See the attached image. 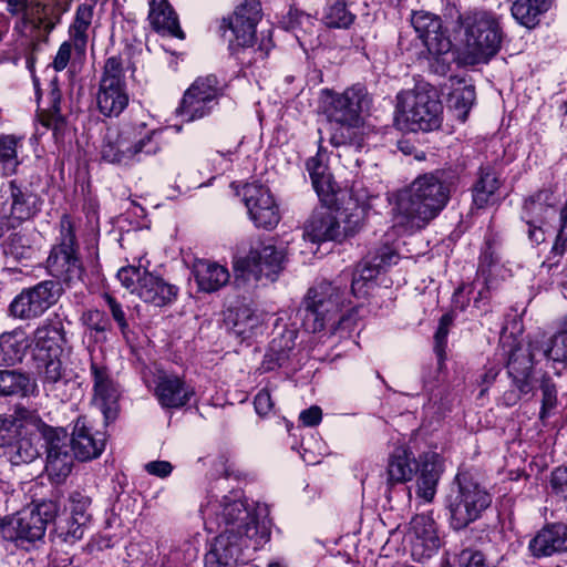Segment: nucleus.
I'll use <instances>...</instances> for the list:
<instances>
[{
	"label": "nucleus",
	"mask_w": 567,
	"mask_h": 567,
	"mask_svg": "<svg viewBox=\"0 0 567 567\" xmlns=\"http://www.w3.org/2000/svg\"><path fill=\"white\" fill-rule=\"evenodd\" d=\"M215 514L221 530L205 555V567H233L245 549L257 550L269 540L266 522L245 501L225 496Z\"/></svg>",
	"instance_id": "1"
},
{
	"label": "nucleus",
	"mask_w": 567,
	"mask_h": 567,
	"mask_svg": "<svg viewBox=\"0 0 567 567\" xmlns=\"http://www.w3.org/2000/svg\"><path fill=\"white\" fill-rule=\"evenodd\" d=\"M451 185L443 171L417 176L395 195L393 226L410 234L425 228L446 207Z\"/></svg>",
	"instance_id": "2"
},
{
	"label": "nucleus",
	"mask_w": 567,
	"mask_h": 567,
	"mask_svg": "<svg viewBox=\"0 0 567 567\" xmlns=\"http://www.w3.org/2000/svg\"><path fill=\"white\" fill-rule=\"evenodd\" d=\"M443 472L439 454L429 452L415 458L406 445H398L389 454L386 463V484L392 487L396 484L410 482L416 473V494L431 502L436 493V485Z\"/></svg>",
	"instance_id": "3"
},
{
	"label": "nucleus",
	"mask_w": 567,
	"mask_h": 567,
	"mask_svg": "<svg viewBox=\"0 0 567 567\" xmlns=\"http://www.w3.org/2000/svg\"><path fill=\"white\" fill-rule=\"evenodd\" d=\"M344 305L343 291L328 281L309 288L299 308L302 327L311 333L329 329L332 333L349 330L350 315H340Z\"/></svg>",
	"instance_id": "4"
},
{
	"label": "nucleus",
	"mask_w": 567,
	"mask_h": 567,
	"mask_svg": "<svg viewBox=\"0 0 567 567\" xmlns=\"http://www.w3.org/2000/svg\"><path fill=\"white\" fill-rule=\"evenodd\" d=\"M464 31L465 64L487 63L501 50L504 32L497 17L488 11H470L458 16Z\"/></svg>",
	"instance_id": "5"
},
{
	"label": "nucleus",
	"mask_w": 567,
	"mask_h": 567,
	"mask_svg": "<svg viewBox=\"0 0 567 567\" xmlns=\"http://www.w3.org/2000/svg\"><path fill=\"white\" fill-rule=\"evenodd\" d=\"M59 511L58 501H42L2 519L0 534L17 547L29 549L43 539L48 525L54 522Z\"/></svg>",
	"instance_id": "6"
},
{
	"label": "nucleus",
	"mask_w": 567,
	"mask_h": 567,
	"mask_svg": "<svg viewBox=\"0 0 567 567\" xmlns=\"http://www.w3.org/2000/svg\"><path fill=\"white\" fill-rule=\"evenodd\" d=\"M158 135L159 132L156 130H146L144 122L124 123L115 137L107 136L102 147V157L113 164L127 165L132 162H141L144 157L161 152Z\"/></svg>",
	"instance_id": "7"
},
{
	"label": "nucleus",
	"mask_w": 567,
	"mask_h": 567,
	"mask_svg": "<svg viewBox=\"0 0 567 567\" xmlns=\"http://www.w3.org/2000/svg\"><path fill=\"white\" fill-rule=\"evenodd\" d=\"M396 122L409 131L429 132L441 126L443 105L427 84L416 85L396 96Z\"/></svg>",
	"instance_id": "8"
},
{
	"label": "nucleus",
	"mask_w": 567,
	"mask_h": 567,
	"mask_svg": "<svg viewBox=\"0 0 567 567\" xmlns=\"http://www.w3.org/2000/svg\"><path fill=\"white\" fill-rule=\"evenodd\" d=\"M79 250L73 223L63 216L60 220V238L47 259L50 275L68 285L81 281L85 270Z\"/></svg>",
	"instance_id": "9"
},
{
	"label": "nucleus",
	"mask_w": 567,
	"mask_h": 567,
	"mask_svg": "<svg viewBox=\"0 0 567 567\" xmlns=\"http://www.w3.org/2000/svg\"><path fill=\"white\" fill-rule=\"evenodd\" d=\"M360 228V216L347 214L333 205L316 208L305 225L303 237L311 243L342 241Z\"/></svg>",
	"instance_id": "10"
},
{
	"label": "nucleus",
	"mask_w": 567,
	"mask_h": 567,
	"mask_svg": "<svg viewBox=\"0 0 567 567\" xmlns=\"http://www.w3.org/2000/svg\"><path fill=\"white\" fill-rule=\"evenodd\" d=\"M261 19V4L259 0H245L228 18H223L219 24L220 35L228 42L231 54L241 62L247 49L254 45L256 25Z\"/></svg>",
	"instance_id": "11"
},
{
	"label": "nucleus",
	"mask_w": 567,
	"mask_h": 567,
	"mask_svg": "<svg viewBox=\"0 0 567 567\" xmlns=\"http://www.w3.org/2000/svg\"><path fill=\"white\" fill-rule=\"evenodd\" d=\"M457 491L449 496L450 522L454 529H463L478 519L491 505V495L466 476H457Z\"/></svg>",
	"instance_id": "12"
},
{
	"label": "nucleus",
	"mask_w": 567,
	"mask_h": 567,
	"mask_svg": "<svg viewBox=\"0 0 567 567\" xmlns=\"http://www.w3.org/2000/svg\"><path fill=\"white\" fill-rule=\"evenodd\" d=\"M117 279L131 293L137 295L144 302L164 307L174 302L178 288L162 277L135 266L122 267Z\"/></svg>",
	"instance_id": "13"
},
{
	"label": "nucleus",
	"mask_w": 567,
	"mask_h": 567,
	"mask_svg": "<svg viewBox=\"0 0 567 567\" xmlns=\"http://www.w3.org/2000/svg\"><path fill=\"white\" fill-rule=\"evenodd\" d=\"M286 254L271 244H260L251 248L246 257L234 262V275L237 282H257L262 278L275 281L284 269Z\"/></svg>",
	"instance_id": "14"
},
{
	"label": "nucleus",
	"mask_w": 567,
	"mask_h": 567,
	"mask_svg": "<svg viewBox=\"0 0 567 567\" xmlns=\"http://www.w3.org/2000/svg\"><path fill=\"white\" fill-rule=\"evenodd\" d=\"M128 93L121 56L106 59L100 79L96 103L105 116H118L128 105Z\"/></svg>",
	"instance_id": "15"
},
{
	"label": "nucleus",
	"mask_w": 567,
	"mask_h": 567,
	"mask_svg": "<svg viewBox=\"0 0 567 567\" xmlns=\"http://www.w3.org/2000/svg\"><path fill=\"white\" fill-rule=\"evenodd\" d=\"M224 95V86L215 74L198 76L185 91L177 112L192 122L209 115Z\"/></svg>",
	"instance_id": "16"
},
{
	"label": "nucleus",
	"mask_w": 567,
	"mask_h": 567,
	"mask_svg": "<svg viewBox=\"0 0 567 567\" xmlns=\"http://www.w3.org/2000/svg\"><path fill=\"white\" fill-rule=\"evenodd\" d=\"M39 431L45 445V473L50 481L60 484L72 472L75 458L68 433L62 427H52L44 423L40 424Z\"/></svg>",
	"instance_id": "17"
},
{
	"label": "nucleus",
	"mask_w": 567,
	"mask_h": 567,
	"mask_svg": "<svg viewBox=\"0 0 567 567\" xmlns=\"http://www.w3.org/2000/svg\"><path fill=\"white\" fill-rule=\"evenodd\" d=\"M60 285L53 280H44L23 289L11 302L10 312L19 319L41 317L60 297Z\"/></svg>",
	"instance_id": "18"
},
{
	"label": "nucleus",
	"mask_w": 567,
	"mask_h": 567,
	"mask_svg": "<svg viewBox=\"0 0 567 567\" xmlns=\"http://www.w3.org/2000/svg\"><path fill=\"white\" fill-rule=\"evenodd\" d=\"M90 374L93 384V403L103 413L106 422L118 412L121 389L110 368L91 353Z\"/></svg>",
	"instance_id": "19"
},
{
	"label": "nucleus",
	"mask_w": 567,
	"mask_h": 567,
	"mask_svg": "<svg viewBox=\"0 0 567 567\" xmlns=\"http://www.w3.org/2000/svg\"><path fill=\"white\" fill-rule=\"evenodd\" d=\"M539 338L530 339L527 346L515 344L509 350L507 360V374L512 384L522 394H533L537 379L534 371V357L539 351Z\"/></svg>",
	"instance_id": "20"
},
{
	"label": "nucleus",
	"mask_w": 567,
	"mask_h": 567,
	"mask_svg": "<svg viewBox=\"0 0 567 567\" xmlns=\"http://www.w3.org/2000/svg\"><path fill=\"white\" fill-rule=\"evenodd\" d=\"M243 200L257 227L272 229L280 220L278 207L269 189L251 183L243 187Z\"/></svg>",
	"instance_id": "21"
},
{
	"label": "nucleus",
	"mask_w": 567,
	"mask_h": 567,
	"mask_svg": "<svg viewBox=\"0 0 567 567\" xmlns=\"http://www.w3.org/2000/svg\"><path fill=\"white\" fill-rule=\"evenodd\" d=\"M411 23L430 54L442 55L450 52L452 41L439 16L424 10L414 11Z\"/></svg>",
	"instance_id": "22"
},
{
	"label": "nucleus",
	"mask_w": 567,
	"mask_h": 567,
	"mask_svg": "<svg viewBox=\"0 0 567 567\" xmlns=\"http://www.w3.org/2000/svg\"><path fill=\"white\" fill-rule=\"evenodd\" d=\"M68 343L62 319L55 315L45 319L33 332L32 351L34 359L61 357Z\"/></svg>",
	"instance_id": "23"
},
{
	"label": "nucleus",
	"mask_w": 567,
	"mask_h": 567,
	"mask_svg": "<svg viewBox=\"0 0 567 567\" xmlns=\"http://www.w3.org/2000/svg\"><path fill=\"white\" fill-rule=\"evenodd\" d=\"M106 437L103 432L93 431L84 416L75 421L69 444L75 458L85 462L99 457L105 447Z\"/></svg>",
	"instance_id": "24"
},
{
	"label": "nucleus",
	"mask_w": 567,
	"mask_h": 567,
	"mask_svg": "<svg viewBox=\"0 0 567 567\" xmlns=\"http://www.w3.org/2000/svg\"><path fill=\"white\" fill-rule=\"evenodd\" d=\"M411 551L415 559L431 557L440 547L436 524L427 514H417L410 522Z\"/></svg>",
	"instance_id": "25"
},
{
	"label": "nucleus",
	"mask_w": 567,
	"mask_h": 567,
	"mask_svg": "<svg viewBox=\"0 0 567 567\" xmlns=\"http://www.w3.org/2000/svg\"><path fill=\"white\" fill-rule=\"evenodd\" d=\"M370 99L364 86L357 84L336 95L329 109V121H353L369 109Z\"/></svg>",
	"instance_id": "26"
},
{
	"label": "nucleus",
	"mask_w": 567,
	"mask_h": 567,
	"mask_svg": "<svg viewBox=\"0 0 567 567\" xmlns=\"http://www.w3.org/2000/svg\"><path fill=\"white\" fill-rule=\"evenodd\" d=\"M195 395L194 388L176 374L158 375L155 396L165 409H181Z\"/></svg>",
	"instance_id": "27"
},
{
	"label": "nucleus",
	"mask_w": 567,
	"mask_h": 567,
	"mask_svg": "<svg viewBox=\"0 0 567 567\" xmlns=\"http://www.w3.org/2000/svg\"><path fill=\"white\" fill-rule=\"evenodd\" d=\"M40 247L41 234L34 228L12 231L1 243L4 257L17 262L32 260Z\"/></svg>",
	"instance_id": "28"
},
{
	"label": "nucleus",
	"mask_w": 567,
	"mask_h": 567,
	"mask_svg": "<svg viewBox=\"0 0 567 567\" xmlns=\"http://www.w3.org/2000/svg\"><path fill=\"white\" fill-rule=\"evenodd\" d=\"M528 549L536 558L567 553V525L564 523L545 525L530 539Z\"/></svg>",
	"instance_id": "29"
},
{
	"label": "nucleus",
	"mask_w": 567,
	"mask_h": 567,
	"mask_svg": "<svg viewBox=\"0 0 567 567\" xmlns=\"http://www.w3.org/2000/svg\"><path fill=\"white\" fill-rule=\"evenodd\" d=\"M296 338V329L285 328L275 332L261 364L264 371H272L287 362L295 349Z\"/></svg>",
	"instance_id": "30"
},
{
	"label": "nucleus",
	"mask_w": 567,
	"mask_h": 567,
	"mask_svg": "<svg viewBox=\"0 0 567 567\" xmlns=\"http://www.w3.org/2000/svg\"><path fill=\"white\" fill-rule=\"evenodd\" d=\"M148 20L152 28L164 35L184 39L178 18L167 0H152Z\"/></svg>",
	"instance_id": "31"
},
{
	"label": "nucleus",
	"mask_w": 567,
	"mask_h": 567,
	"mask_svg": "<svg viewBox=\"0 0 567 567\" xmlns=\"http://www.w3.org/2000/svg\"><path fill=\"white\" fill-rule=\"evenodd\" d=\"M68 10L69 4L60 7V0H38L29 4L24 14L29 16L37 28L50 33Z\"/></svg>",
	"instance_id": "32"
},
{
	"label": "nucleus",
	"mask_w": 567,
	"mask_h": 567,
	"mask_svg": "<svg viewBox=\"0 0 567 567\" xmlns=\"http://www.w3.org/2000/svg\"><path fill=\"white\" fill-rule=\"evenodd\" d=\"M306 166L307 171L309 172L312 186L322 205H334V184L332 183L331 175L328 172V166L321 158L320 151L316 156L310 157L307 161Z\"/></svg>",
	"instance_id": "33"
},
{
	"label": "nucleus",
	"mask_w": 567,
	"mask_h": 567,
	"mask_svg": "<svg viewBox=\"0 0 567 567\" xmlns=\"http://www.w3.org/2000/svg\"><path fill=\"white\" fill-rule=\"evenodd\" d=\"M499 187L501 181L495 168L492 166L481 167L478 178L473 186V204L477 208L495 204Z\"/></svg>",
	"instance_id": "34"
},
{
	"label": "nucleus",
	"mask_w": 567,
	"mask_h": 567,
	"mask_svg": "<svg viewBox=\"0 0 567 567\" xmlns=\"http://www.w3.org/2000/svg\"><path fill=\"white\" fill-rule=\"evenodd\" d=\"M35 360L42 363L41 380L44 389L54 396L65 400V394L60 393V390L70 384V379L60 357Z\"/></svg>",
	"instance_id": "35"
},
{
	"label": "nucleus",
	"mask_w": 567,
	"mask_h": 567,
	"mask_svg": "<svg viewBox=\"0 0 567 567\" xmlns=\"http://www.w3.org/2000/svg\"><path fill=\"white\" fill-rule=\"evenodd\" d=\"M330 123V142L333 146H354L360 150L364 145V133L361 127L362 118L353 121H329Z\"/></svg>",
	"instance_id": "36"
},
{
	"label": "nucleus",
	"mask_w": 567,
	"mask_h": 567,
	"mask_svg": "<svg viewBox=\"0 0 567 567\" xmlns=\"http://www.w3.org/2000/svg\"><path fill=\"white\" fill-rule=\"evenodd\" d=\"M194 275L198 288L205 292L216 291L229 280V272L224 266L208 260L198 261Z\"/></svg>",
	"instance_id": "37"
},
{
	"label": "nucleus",
	"mask_w": 567,
	"mask_h": 567,
	"mask_svg": "<svg viewBox=\"0 0 567 567\" xmlns=\"http://www.w3.org/2000/svg\"><path fill=\"white\" fill-rule=\"evenodd\" d=\"M34 381L21 370H0V395L28 396L33 393Z\"/></svg>",
	"instance_id": "38"
},
{
	"label": "nucleus",
	"mask_w": 567,
	"mask_h": 567,
	"mask_svg": "<svg viewBox=\"0 0 567 567\" xmlns=\"http://www.w3.org/2000/svg\"><path fill=\"white\" fill-rule=\"evenodd\" d=\"M4 449V455L13 465L25 464L34 461L39 456V450L33 443L31 436L23 433L20 429L16 437L10 440Z\"/></svg>",
	"instance_id": "39"
},
{
	"label": "nucleus",
	"mask_w": 567,
	"mask_h": 567,
	"mask_svg": "<svg viewBox=\"0 0 567 567\" xmlns=\"http://www.w3.org/2000/svg\"><path fill=\"white\" fill-rule=\"evenodd\" d=\"M93 6L82 3L78 7L75 18L70 27V37L78 54L83 55L87 44V31L92 23Z\"/></svg>",
	"instance_id": "40"
},
{
	"label": "nucleus",
	"mask_w": 567,
	"mask_h": 567,
	"mask_svg": "<svg viewBox=\"0 0 567 567\" xmlns=\"http://www.w3.org/2000/svg\"><path fill=\"white\" fill-rule=\"evenodd\" d=\"M553 0H516L512 6V16L524 27L534 28L539 17L551 6Z\"/></svg>",
	"instance_id": "41"
},
{
	"label": "nucleus",
	"mask_w": 567,
	"mask_h": 567,
	"mask_svg": "<svg viewBox=\"0 0 567 567\" xmlns=\"http://www.w3.org/2000/svg\"><path fill=\"white\" fill-rule=\"evenodd\" d=\"M11 207L10 217L18 221L29 219L38 210L35 194L22 190L14 182L10 183Z\"/></svg>",
	"instance_id": "42"
},
{
	"label": "nucleus",
	"mask_w": 567,
	"mask_h": 567,
	"mask_svg": "<svg viewBox=\"0 0 567 567\" xmlns=\"http://www.w3.org/2000/svg\"><path fill=\"white\" fill-rule=\"evenodd\" d=\"M553 193L544 189L532 196L524 204L523 218L526 223L533 221L545 224L549 215L553 213Z\"/></svg>",
	"instance_id": "43"
},
{
	"label": "nucleus",
	"mask_w": 567,
	"mask_h": 567,
	"mask_svg": "<svg viewBox=\"0 0 567 567\" xmlns=\"http://www.w3.org/2000/svg\"><path fill=\"white\" fill-rule=\"evenodd\" d=\"M259 318L247 306L229 309L226 323L233 332L241 338H247L254 328L258 326Z\"/></svg>",
	"instance_id": "44"
},
{
	"label": "nucleus",
	"mask_w": 567,
	"mask_h": 567,
	"mask_svg": "<svg viewBox=\"0 0 567 567\" xmlns=\"http://www.w3.org/2000/svg\"><path fill=\"white\" fill-rule=\"evenodd\" d=\"M567 250V203L560 210V225L558 234L553 244L546 260L543 261L542 268L547 272H551L560 266L561 258Z\"/></svg>",
	"instance_id": "45"
},
{
	"label": "nucleus",
	"mask_w": 567,
	"mask_h": 567,
	"mask_svg": "<svg viewBox=\"0 0 567 567\" xmlns=\"http://www.w3.org/2000/svg\"><path fill=\"white\" fill-rule=\"evenodd\" d=\"M539 351L554 362L567 365V328L555 333L548 341L539 339Z\"/></svg>",
	"instance_id": "46"
},
{
	"label": "nucleus",
	"mask_w": 567,
	"mask_h": 567,
	"mask_svg": "<svg viewBox=\"0 0 567 567\" xmlns=\"http://www.w3.org/2000/svg\"><path fill=\"white\" fill-rule=\"evenodd\" d=\"M475 101V90L472 85H464L462 87L454 89L449 94V106L454 110L457 114V118L465 122L471 107Z\"/></svg>",
	"instance_id": "47"
},
{
	"label": "nucleus",
	"mask_w": 567,
	"mask_h": 567,
	"mask_svg": "<svg viewBox=\"0 0 567 567\" xmlns=\"http://www.w3.org/2000/svg\"><path fill=\"white\" fill-rule=\"evenodd\" d=\"M21 140L16 135H0V163L7 174L14 173L19 165L17 148Z\"/></svg>",
	"instance_id": "48"
},
{
	"label": "nucleus",
	"mask_w": 567,
	"mask_h": 567,
	"mask_svg": "<svg viewBox=\"0 0 567 567\" xmlns=\"http://www.w3.org/2000/svg\"><path fill=\"white\" fill-rule=\"evenodd\" d=\"M355 19V16L349 10L346 0H336L329 8L324 20L330 28H349Z\"/></svg>",
	"instance_id": "49"
},
{
	"label": "nucleus",
	"mask_w": 567,
	"mask_h": 567,
	"mask_svg": "<svg viewBox=\"0 0 567 567\" xmlns=\"http://www.w3.org/2000/svg\"><path fill=\"white\" fill-rule=\"evenodd\" d=\"M381 270L379 267H375V264L372 262L368 257L360 262L352 277L351 290L354 296L363 293L362 288L372 279L377 277V275Z\"/></svg>",
	"instance_id": "50"
},
{
	"label": "nucleus",
	"mask_w": 567,
	"mask_h": 567,
	"mask_svg": "<svg viewBox=\"0 0 567 567\" xmlns=\"http://www.w3.org/2000/svg\"><path fill=\"white\" fill-rule=\"evenodd\" d=\"M24 349L21 343L12 338L2 337L0 341V362L6 365H13L22 361Z\"/></svg>",
	"instance_id": "51"
},
{
	"label": "nucleus",
	"mask_w": 567,
	"mask_h": 567,
	"mask_svg": "<svg viewBox=\"0 0 567 567\" xmlns=\"http://www.w3.org/2000/svg\"><path fill=\"white\" fill-rule=\"evenodd\" d=\"M104 300L109 307L110 313L113 318V320L116 322L123 338L126 341H130V324L126 318V313L123 309V306L111 295L105 293Z\"/></svg>",
	"instance_id": "52"
},
{
	"label": "nucleus",
	"mask_w": 567,
	"mask_h": 567,
	"mask_svg": "<svg viewBox=\"0 0 567 567\" xmlns=\"http://www.w3.org/2000/svg\"><path fill=\"white\" fill-rule=\"evenodd\" d=\"M368 258L374 262L375 267H379L380 270H385L390 266L398 264L400 256L393 247L382 245L374 251L370 252Z\"/></svg>",
	"instance_id": "53"
},
{
	"label": "nucleus",
	"mask_w": 567,
	"mask_h": 567,
	"mask_svg": "<svg viewBox=\"0 0 567 567\" xmlns=\"http://www.w3.org/2000/svg\"><path fill=\"white\" fill-rule=\"evenodd\" d=\"M81 321L89 330L96 333H103L111 327L110 320L105 313L97 309H90L83 312Z\"/></svg>",
	"instance_id": "54"
},
{
	"label": "nucleus",
	"mask_w": 567,
	"mask_h": 567,
	"mask_svg": "<svg viewBox=\"0 0 567 567\" xmlns=\"http://www.w3.org/2000/svg\"><path fill=\"white\" fill-rule=\"evenodd\" d=\"M70 503L71 516L76 520H81V523H89L91 518V514L89 513V507L91 505L90 497L80 492H74L70 496Z\"/></svg>",
	"instance_id": "55"
},
{
	"label": "nucleus",
	"mask_w": 567,
	"mask_h": 567,
	"mask_svg": "<svg viewBox=\"0 0 567 567\" xmlns=\"http://www.w3.org/2000/svg\"><path fill=\"white\" fill-rule=\"evenodd\" d=\"M458 563L462 567H497L496 565L487 561L482 551L471 548L463 549L458 554Z\"/></svg>",
	"instance_id": "56"
},
{
	"label": "nucleus",
	"mask_w": 567,
	"mask_h": 567,
	"mask_svg": "<svg viewBox=\"0 0 567 567\" xmlns=\"http://www.w3.org/2000/svg\"><path fill=\"white\" fill-rule=\"evenodd\" d=\"M86 524L87 523H81V520H76L71 516L66 523V527H60V537H62L65 543L74 544L83 537Z\"/></svg>",
	"instance_id": "57"
},
{
	"label": "nucleus",
	"mask_w": 567,
	"mask_h": 567,
	"mask_svg": "<svg viewBox=\"0 0 567 567\" xmlns=\"http://www.w3.org/2000/svg\"><path fill=\"white\" fill-rule=\"evenodd\" d=\"M20 426L12 417L0 416V447H4L7 443L11 442L12 437H16Z\"/></svg>",
	"instance_id": "58"
},
{
	"label": "nucleus",
	"mask_w": 567,
	"mask_h": 567,
	"mask_svg": "<svg viewBox=\"0 0 567 567\" xmlns=\"http://www.w3.org/2000/svg\"><path fill=\"white\" fill-rule=\"evenodd\" d=\"M543 392V405H542V417L545 416L547 410L551 409L556 404V388L550 380H544L540 384Z\"/></svg>",
	"instance_id": "59"
},
{
	"label": "nucleus",
	"mask_w": 567,
	"mask_h": 567,
	"mask_svg": "<svg viewBox=\"0 0 567 567\" xmlns=\"http://www.w3.org/2000/svg\"><path fill=\"white\" fill-rule=\"evenodd\" d=\"M551 488L567 499V466L557 467L551 473Z\"/></svg>",
	"instance_id": "60"
},
{
	"label": "nucleus",
	"mask_w": 567,
	"mask_h": 567,
	"mask_svg": "<svg viewBox=\"0 0 567 567\" xmlns=\"http://www.w3.org/2000/svg\"><path fill=\"white\" fill-rule=\"evenodd\" d=\"M72 49H74L73 41L63 42L52 62V66L55 71L60 72L64 70L70 61Z\"/></svg>",
	"instance_id": "61"
},
{
	"label": "nucleus",
	"mask_w": 567,
	"mask_h": 567,
	"mask_svg": "<svg viewBox=\"0 0 567 567\" xmlns=\"http://www.w3.org/2000/svg\"><path fill=\"white\" fill-rule=\"evenodd\" d=\"M144 468L150 475L165 478L171 475L173 465L168 461H152L146 463Z\"/></svg>",
	"instance_id": "62"
},
{
	"label": "nucleus",
	"mask_w": 567,
	"mask_h": 567,
	"mask_svg": "<svg viewBox=\"0 0 567 567\" xmlns=\"http://www.w3.org/2000/svg\"><path fill=\"white\" fill-rule=\"evenodd\" d=\"M255 409L259 415L268 414L272 409V401L268 390H260L255 396Z\"/></svg>",
	"instance_id": "63"
},
{
	"label": "nucleus",
	"mask_w": 567,
	"mask_h": 567,
	"mask_svg": "<svg viewBox=\"0 0 567 567\" xmlns=\"http://www.w3.org/2000/svg\"><path fill=\"white\" fill-rule=\"evenodd\" d=\"M322 411L319 406L313 405L300 413V420L306 426H316L321 422Z\"/></svg>",
	"instance_id": "64"
}]
</instances>
